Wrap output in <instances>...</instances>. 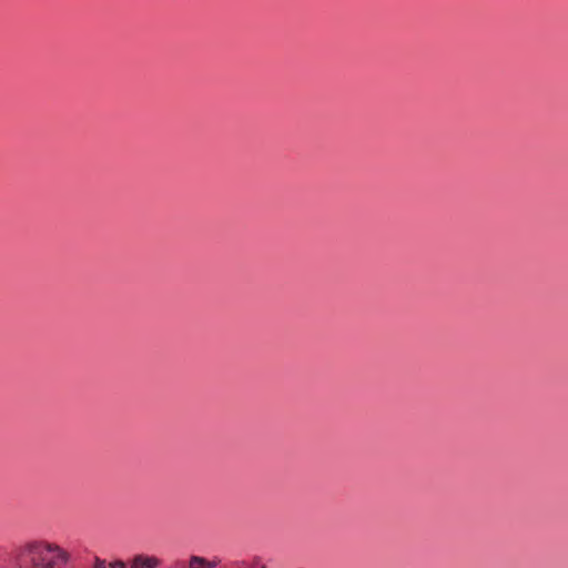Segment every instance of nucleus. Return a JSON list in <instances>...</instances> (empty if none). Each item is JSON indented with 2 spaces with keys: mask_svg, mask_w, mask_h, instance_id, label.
Instances as JSON below:
<instances>
[{
  "mask_svg": "<svg viewBox=\"0 0 568 568\" xmlns=\"http://www.w3.org/2000/svg\"><path fill=\"white\" fill-rule=\"evenodd\" d=\"M20 556L31 568H62L69 560V554L63 548L48 541L27 544Z\"/></svg>",
  "mask_w": 568,
  "mask_h": 568,
  "instance_id": "nucleus-1",
  "label": "nucleus"
},
{
  "mask_svg": "<svg viewBox=\"0 0 568 568\" xmlns=\"http://www.w3.org/2000/svg\"><path fill=\"white\" fill-rule=\"evenodd\" d=\"M162 560L148 554H136L126 562V568H159Z\"/></svg>",
  "mask_w": 568,
  "mask_h": 568,
  "instance_id": "nucleus-2",
  "label": "nucleus"
},
{
  "mask_svg": "<svg viewBox=\"0 0 568 568\" xmlns=\"http://www.w3.org/2000/svg\"><path fill=\"white\" fill-rule=\"evenodd\" d=\"M221 559L214 557L213 559H206L201 556H191L189 559V568H215L220 565Z\"/></svg>",
  "mask_w": 568,
  "mask_h": 568,
  "instance_id": "nucleus-3",
  "label": "nucleus"
},
{
  "mask_svg": "<svg viewBox=\"0 0 568 568\" xmlns=\"http://www.w3.org/2000/svg\"><path fill=\"white\" fill-rule=\"evenodd\" d=\"M93 568H126V562L120 559L108 562L104 559L95 557Z\"/></svg>",
  "mask_w": 568,
  "mask_h": 568,
  "instance_id": "nucleus-4",
  "label": "nucleus"
}]
</instances>
